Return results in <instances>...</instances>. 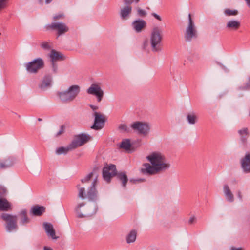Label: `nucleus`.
Returning <instances> with one entry per match:
<instances>
[{"mask_svg":"<svg viewBox=\"0 0 250 250\" xmlns=\"http://www.w3.org/2000/svg\"><path fill=\"white\" fill-rule=\"evenodd\" d=\"M146 159L149 163H144L140 170L144 174L155 175L167 170L171 167L165 155L160 151H152Z\"/></svg>","mask_w":250,"mask_h":250,"instance_id":"nucleus-1","label":"nucleus"},{"mask_svg":"<svg viewBox=\"0 0 250 250\" xmlns=\"http://www.w3.org/2000/svg\"><path fill=\"white\" fill-rule=\"evenodd\" d=\"M162 40L161 31L158 27L154 28L150 36V43L153 52H157L161 49V43Z\"/></svg>","mask_w":250,"mask_h":250,"instance_id":"nucleus-2","label":"nucleus"},{"mask_svg":"<svg viewBox=\"0 0 250 250\" xmlns=\"http://www.w3.org/2000/svg\"><path fill=\"white\" fill-rule=\"evenodd\" d=\"M184 37L187 42H190L197 37V31L190 14L188 15V23L186 28Z\"/></svg>","mask_w":250,"mask_h":250,"instance_id":"nucleus-3","label":"nucleus"},{"mask_svg":"<svg viewBox=\"0 0 250 250\" xmlns=\"http://www.w3.org/2000/svg\"><path fill=\"white\" fill-rule=\"evenodd\" d=\"M91 138L90 135L85 133L75 135L70 144V147L73 149L79 147L87 143L91 139Z\"/></svg>","mask_w":250,"mask_h":250,"instance_id":"nucleus-4","label":"nucleus"},{"mask_svg":"<svg viewBox=\"0 0 250 250\" xmlns=\"http://www.w3.org/2000/svg\"><path fill=\"white\" fill-rule=\"evenodd\" d=\"M1 217L6 222L5 228L7 232H11L17 229V216L7 213H3Z\"/></svg>","mask_w":250,"mask_h":250,"instance_id":"nucleus-5","label":"nucleus"},{"mask_svg":"<svg viewBox=\"0 0 250 250\" xmlns=\"http://www.w3.org/2000/svg\"><path fill=\"white\" fill-rule=\"evenodd\" d=\"M75 211L78 217L83 218L92 216L96 212L97 209H92L88 206L85 207L84 204L80 203L76 206Z\"/></svg>","mask_w":250,"mask_h":250,"instance_id":"nucleus-6","label":"nucleus"},{"mask_svg":"<svg viewBox=\"0 0 250 250\" xmlns=\"http://www.w3.org/2000/svg\"><path fill=\"white\" fill-rule=\"evenodd\" d=\"M131 127L135 131L143 136L147 135L150 130V126L146 122H135L131 124Z\"/></svg>","mask_w":250,"mask_h":250,"instance_id":"nucleus-7","label":"nucleus"},{"mask_svg":"<svg viewBox=\"0 0 250 250\" xmlns=\"http://www.w3.org/2000/svg\"><path fill=\"white\" fill-rule=\"evenodd\" d=\"M44 66L42 59L37 58L25 64L27 71L31 73H36Z\"/></svg>","mask_w":250,"mask_h":250,"instance_id":"nucleus-8","label":"nucleus"},{"mask_svg":"<svg viewBox=\"0 0 250 250\" xmlns=\"http://www.w3.org/2000/svg\"><path fill=\"white\" fill-rule=\"evenodd\" d=\"M116 174V166L114 165H106L103 170V177L107 182L110 181L111 177Z\"/></svg>","mask_w":250,"mask_h":250,"instance_id":"nucleus-9","label":"nucleus"},{"mask_svg":"<svg viewBox=\"0 0 250 250\" xmlns=\"http://www.w3.org/2000/svg\"><path fill=\"white\" fill-rule=\"evenodd\" d=\"M46 29L56 30L59 36L64 34L69 30V28L66 25L62 22H55L48 24L46 26Z\"/></svg>","mask_w":250,"mask_h":250,"instance_id":"nucleus-10","label":"nucleus"},{"mask_svg":"<svg viewBox=\"0 0 250 250\" xmlns=\"http://www.w3.org/2000/svg\"><path fill=\"white\" fill-rule=\"evenodd\" d=\"M94 123L92 126V128L96 130L102 128L104 125L105 122V119L104 116L96 112L94 113Z\"/></svg>","mask_w":250,"mask_h":250,"instance_id":"nucleus-11","label":"nucleus"},{"mask_svg":"<svg viewBox=\"0 0 250 250\" xmlns=\"http://www.w3.org/2000/svg\"><path fill=\"white\" fill-rule=\"evenodd\" d=\"M240 165L244 173H250V153H246L245 156L241 159Z\"/></svg>","mask_w":250,"mask_h":250,"instance_id":"nucleus-12","label":"nucleus"},{"mask_svg":"<svg viewBox=\"0 0 250 250\" xmlns=\"http://www.w3.org/2000/svg\"><path fill=\"white\" fill-rule=\"evenodd\" d=\"M43 227L48 237L55 240L58 238V237H57L55 235V231L52 224L44 222L43 223Z\"/></svg>","mask_w":250,"mask_h":250,"instance_id":"nucleus-13","label":"nucleus"},{"mask_svg":"<svg viewBox=\"0 0 250 250\" xmlns=\"http://www.w3.org/2000/svg\"><path fill=\"white\" fill-rule=\"evenodd\" d=\"M241 26L240 22L237 20H230L226 24V28L229 31H236Z\"/></svg>","mask_w":250,"mask_h":250,"instance_id":"nucleus-14","label":"nucleus"},{"mask_svg":"<svg viewBox=\"0 0 250 250\" xmlns=\"http://www.w3.org/2000/svg\"><path fill=\"white\" fill-rule=\"evenodd\" d=\"M52 78L50 76H45L42 80L39 87L42 90H45L49 88L52 84Z\"/></svg>","mask_w":250,"mask_h":250,"instance_id":"nucleus-15","label":"nucleus"},{"mask_svg":"<svg viewBox=\"0 0 250 250\" xmlns=\"http://www.w3.org/2000/svg\"><path fill=\"white\" fill-rule=\"evenodd\" d=\"M146 25V22L143 20H138L134 21L132 23L133 29L137 33L140 32Z\"/></svg>","mask_w":250,"mask_h":250,"instance_id":"nucleus-16","label":"nucleus"},{"mask_svg":"<svg viewBox=\"0 0 250 250\" xmlns=\"http://www.w3.org/2000/svg\"><path fill=\"white\" fill-rule=\"evenodd\" d=\"M4 189L0 188V211H6L10 208V204L7 200L2 198Z\"/></svg>","mask_w":250,"mask_h":250,"instance_id":"nucleus-17","label":"nucleus"},{"mask_svg":"<svg viewBox=\"0 0 250 250\" xmlns=\"http://www.w3.org/2000/svg\"><path fill=\"white\" fill-rule=\"evenodd\" d=\"M238 133L241 142L243 144L246 143L250 135L249 129L247 127L240 128L238 130Z\"/></svg>","mask_w":250,"mask_h":250,"instance_id":"nucleus-18","label":"nucleus"},{"mask_svg":"<svg viewBox=\"0 0 250 250\" xmlns=\"http://www.w3.org/2000/svg\"><path fill=\"white\" fill-rule=\"evenodd\" d=\"M97 177L93 181L90 189L88 190L86 197L89 200H94L96 197V190L95 185L97 182Z\"/></svg>","mask_w":250,"mask_h":250,"instance_id":"nucleus-19","label":"nucleus"},{"mask_svg":"<svg viewBox=\"0 0 250 250\" xmlns=\"http://www.w3.org/2000/svg\"><path fill=\"white\" fill-rule=\"evenodd\" d=\"M226 200L229 202H233L234 200V195L228 185H225L223 188Z\"/></svg>","mask_w":250,"mask_h":250,"instance_id":"nucleus-20","label":"nucleus"},{"mask_svg":"<svg viewBox=\"0 0 250 250\" xmlns=\"http://www.w3.org/2000/svg\"><path fill=\"white\" fill-rule=\"evenodd\" d=\"M88 94H103V91L99 83H93L87 89Z\"/></svg>","mask_w":250,"mask_h":250,"instance_id":"nucleus-21","label":"nucleus"},{"mask_svg":"<svg viewBox=\"0 0 250 250\" xmlns=\"http://www.w3.org/2000/svg\"><path fill=\"white\" fill-rule=\"evenodd\" d=\"M76 95H56V99L62 103L70 102L75 99Z\"/></svg>","mask_w":250,"mask_h":250,"instance_id":"nucleus-22","label":"nucleus"},{"mask_svg":"<svg viewBox=\"0 0 250 250\" xmlns=\"http://www.w3.org/2000/svg\"><path fill=\"white\" fill-rule=\"evenodd\" d=\"M132 11V7L130 5H127L121 9L120 16L122 19L126 20L128 18Z\"/></svg>","mask_w":250,"mask_h":250,"instance_id":"nucleus-23","label":"nucleus"},{"mask_svg":"<svg viewBox=\"0 0 250 250\" xmlns=\"http://www.w3.org/2000/svg\"><path fill=\"white\" fill-rule=\"evenodd\" d=\"M45 211V208L42 206H36L32 208L30 213L35 216H41Z\"/></svg>","mask_w":250,"mask_h":250,"instance_id":"nucleus-24","label":"nucleus"},{"mask_svg":"<svg viewBox=\"0 0 250 250\" xmlns=\"http://www.w3.org/2000/svg\"><path fill=\"white\" fill-rule=\"evenodd\" d=\"M49 57L51 59L53 65L54 66V62L62 58V55L59 52L52 50L49 54Z\"/></svg>","mask_w":250,"mask_h":250,"instance_id":"nucleus-25","label":"nucleus"},{"mask_svg":"<svg viewBox=\"0 0 250 250\" xmlns=\"http://www.w3.org/2000/svg\"><path fill=\"white\" fill-rule=\"evenodd\" d=\"M19 216L20 218V224L21 225H25L29 222L30 220L27 216L26 210H23L21 211L20 212Z\"/></svg>","mask_w":250,"mask_h":250,"instance_id":"nucleus-26","label":"nucleus"},{"mask_svg":"<svg viewBox=\"0 0 250 250\" xmlns=\"http://www.w3.org/2000/svg\"><path fill=\"white\" fill-rule=\"evenodd\" d=\"M14 163L13 158L8 157L4 162H0V167L1 168H6L12 166Z\"/></svg>","mask_w":250,"mask_h":250,"instance_id":"nucleus-27","label":"nucleus"},{"mask_svg":"<svg viewBox=\"0 0 250 250\" xmlns=\"http://www.w3.org/2000/svg\"><path fill=\"white\" fill-rule=\"evenodd\" d=\"M186 119L189 124L194 125L197 122V116L193 112L189 113L187 114Z\"/></svg>","mask_w":250,"mask_h":250,"instance_id":"nucleus-28","label":"nucleus"},{"mask_svg":"<svg viewBox=\"0 0 250 250\" xmlns=\"http://www.w3.org/2000/svg\"><path fill=\"white\" fill-rule=\"evenodd\" d=\"M137 231L135 230H132L127 235L126 237V242L129 244L134 242L136 239Z\"/></svg>","mask_w":250,"mask_h":250,"instance_id":"nucleus-29","label":"nucleus"},{"mask_svg":"<svg viewBox=\"0 0 250 250\" xmlns=\"http://www.w3.org/2000/svg\"><path fill=\"white\" fill-rule=\"evenodd\" d=\"M73 150L70 147V145L69 144L67 147H58L56 149V154L57 155H61L62 154H65L70 150Z\"/></svg>","mask_w":250,"mask_h":250,"instance_id":"nucleus-30","label":"nucleus"},{"mask_svg":"<svg viewBox=\"0 0 250 250\" xmlns=\"http://www.w3.org/2000/svg\"><path fill=\"white\" fill-rule=\"evenodd\" d=\"M131 146V145L129 139L123 140L120 145V147L121 148L124 149L126 151L130 150Z\"/></svg>","mask_w":250,"mask_h":250,"instance_id":"nucleus-31","label":"nucleus"},{"mask_svg":"<svg viewBox=\"0 0 250 250\" xmlns=\"http://www.w3.org/2000/svg\"><path fill=\"white\" fill-rule=\"evenodd\" d=\"M119 179L122 182V186L125 188L126 183L128 181V178L125 172H120L117 175Z\"/></svg>","mask_w":250,"mask_h":250,"instance_id":"nucleus-32","label":"nucleus"},{"mask_svg":"<svg viewBox=\"0 0 250 250\" xmlns=\"http://www.w3.org/2000/svg\"><path fill=\"white\" fill-rule=\"evenodd\" d=\"M80 92V86L78 85H73L69 87L65 94H78Z\"/></svg>","mask_w":250,"mask_h":250,"instance_id":"nucleus-33","label":"nucleus"},{"mask_svg":"<svg viewBox=\"0 0 250 250\" xmlns=\"http://www.w3.org/2000/svg\"><path fill=\"white\" fill-rule=\"evenodd\" d=\"M79 193H78V197L82 199H84L85 198V189L84 188L80 187V185H78L77 186Z\"/></svg>","mask_w":250,"mask_h":250,"instance_id":"nucleus-34","label":"nucleus"},{"mask_svg":"<svg viewBox=\"0 0 250 250\" xmlns=\"http://www.w3.org/2000/svg\"><path fill=\"white\" fill-rule=\"evenodd\" d=\"M224 13L226 15L228 16H235L238 14V11L236 10L227 9L224 11Z\"/></svg>","mask_w":250,"mask_h":250,"instance_id":"nucleus-35","label":"nucleus"},{"mask_svg":"<svg viewBox=\"0 0 250 250\" xmlns=\"http://www.w3.org/2000/svg\"><path fill=\"white\" fill-rule=\"evenodd\" d=\"M242 89H250V77H249L246 80L245 82L240 87Z\"/></svg>","mask_w":250,"mask_h":250,"instance_id":"nucleus-36","label":"nucleus"},{"mask_svg":"<svg viewBox=\"0 0 250 250\" xmlns=\"http://www.w3.org/2000/svg\"><path fill=\"white\" fill-rule=\"evenodd\" d=\"M93 173L91 172L87 174L84 178L81 179V182L83 183L88 182L92 177Z\"/></svg>","mask_w":250,"mask_h":250,"instance_id":"nucleus-37","label":"nucleus"},{"mask_svg":"<svg viewBox=\"0 0 250 250\" xmlns=\"http://www.w3.org/2000/svg\"><path fill=\"white\" fill-rule=\"evenodd\" d=\"M7 0H0V11L6 7Z\"/></svg>","mask_w":250,"mask_h":250,"instance_id":"nucleus-38","label":"nucleus"},{"mask_svg":"<svg viewBox=\"0 0 250 250\" xmlns=\"http://www.w3.org/2000/svg\"><path fill=\"white\" fill-rule=\"evenodd\" d=\"M64 131V127L63 125H62L59 129V130L56 133L55 135V137H58L61 135L63 133Z\"/></svg>","mask_w":250,"mask_h":250,"instance_id":"nucleus-39","label":"nucleus"},{"mask_svg":"<svg viewBox=\"0 0 250 250\" xmlns=\"http://www.w3.org/2000/svg\"><path fill=\"white\" fill-rule=\"evenodd\" d=\"M137 12L138 14L140 16H145L146 15V12L144 10L141 9L139 8H137Z\"/></svg>","mask_w":250,"mask_h":250,"instance_id":"nucleus-40","label":"nucleus"},{"mask_svg":"<svg viewBox=\"0 0 250 250\" xmlns=\"http://www.w3.org/2000/svg\"><path fill=\"white\" fill-rule=\"evenodd\" d=\"M41 47L44 49H48L49 48V45L47 42H43L41 44Z\"/></svg>","mask_w":250,"mask_h":250,"instance_id":"nucleus-41","label":"nucleus"},{"mask_svg":"<svg viewBox=\"0 0 250 250\" xmlns=\"http://www.w3.org/2000/svg\"><path fill=\"white\" fill-rule=\"evenodd\" d=\"M196 221V218L195 217V216H191L189 219V220H188V224H193L194 222H195Z\"/></svg>","mask_w":250,"mask_h":250,"instance_id":"nucleus-42","label":"nucleus"},{"mask_svg":"<svg viewBox=\"0 0 250 250\" xmlns=\"http://www.w3.org/2000/svg\"><path fill=\"white\" fill-rule=\"evenodd\" d=\"M103 95H95V100L98 102H100L103 99Z\"/></svg>","mask_w":250,"mask_h":250,"instance_id":"nucleus-43","label":"nucleus"},{"mask_svg":"<svg viewBox=\"0 0 250 250\" xmlns=\"http://www.w3.org/2000/svg\"><path fill=\"white\" fill-rule=\"evenodd\" d=\"M127 126L125 124H121L119 126V128L120 130H124V131L126 130H127Z\"/></svg>","mask_w":250,"mask_h":250,"instance_id":"nucleus-44","label":"nucleus"},{"mask_svg":"<svg viewBox=\"0 0 250 250\" xmlns=\"http://www.w3.org/2000/svg\"><path fill=\"white\" fill-rule=\"evenodd\" d=\"M152 15L155 18H156V19H157L158 20H159V21H162V18L158 14H157L156 13H152Z\"/></svg>","mask_w":250,"mask_h":250,"instance_id":"nucleus-45","label":"nucleus"},{"mask_svg":"<svg viewBox=\"0 0 250 250\" xmlns=\"http://www.w3.org/2000/svg\"><path fill=\"white\" fill-rule=\"evenodd\" d=\"M63 17V15H62V14H59V15H56L54 17V20H58V19H61V18H62Z\"/></svg>","mask_w":250,"mask_h":250,"instance_id":"nucleus-46","label":"nucleus"},{"mask_svg":"<svg viewBox=\"0 0 250 250\" xmlns=\"http://www.w3.org/2000/svg\"><path fill=\"white\" fill-rule=\"evenodd\" d=\"M124 1L126 4H130L134 1L133 0H124Z\"/></svg>","mask_w":250,"mask_h":250,"instance_id":"nucleus-47","label":"nucleus"},{"mask_svg":"<svg viewBox=\"0 0 250 250\" xmlns=\"http://www.w3.org/2000/svg\"><path fill=\"white\" fill-rule=\"evenodd\" d=\"M230 250H243V249L242 248H234L232 247L230 249Z\"/></svg>","mask_w":250,"mask_h":250,"instance_id":"nucleus-48","label":"nucleus"},{"mask_svg":"<svg viewBox=\"0 0 250 250\" xmlns=\"http://www.w3.org/2000/svg\"><path fill=\"white\" fill-rule=\"evenodd\" d=\"M247 5V6L250 7V0H244Z\"/></svg>","mask_w":250,"mask_h":250,"instance_id":"nucleus-49","label":"nucleus"},{"mask_svg":"<svg viewBox=\"0 0 250 250\" xmlns=\"http://www.w3.org/2000/svg\"><path fill=\"white\" fill-rule=\"evenodd\" d=\"M147 44H148V42L147 41H145L144 42V48H146V47H147Z\"/></svg>","mask_w":250,"mask_h":250,"instance_id":"nucleus-50","label":"nucleus"},{"mask_svg":"<svg viewBox=\"0 0 250 250\" xmlns=\"http://www.w3.org/2000/svg\"><path fill=\"white\" fill-rule=\"evenodd\" d=\"M52 1V0H45V3L46 4H48V3H50Z\"/></svg>","mask_w":250,"mask_h":250,"instance_id":"nucleus-51","label":"nucleus"},{"mask_svg":"<svg viewBox=\"0 0 250 250\" xmlns=\"http://www.w3.org/2000/svg\"><path fill=\"white\" fill-rule=\"evenodd\" d=\"M90 107L94 110H95L97 109V107L96 106H94L93 105H90Z\"/></svg>","mask_w":250,"mask_h":250,"instance_id":"nucleus-52","label":"nucleus"},{"mask_svg":"<svg viewBox=\"0 0 250 250\" xmlns=\"http://www.w3.org/2000/svg\"><path fill=\"white\" fill-rule=\"evenodd\" d=\"M43 250H51V249H49V248H47V247H45L44 248Z\"/></svg>","mask_w":250,"mask_h":250,"instance_id":"nucleus-53","label":"nucleus"},{"mask_svg":"<svg viewBox=\"0 0 250 250\" xmlns=\"http://www.w3.org/2000/svg\"><path fill=\"white\" fill-rule=\"evenodd\" d=\"M238 197L240 198V199H242V196L240 195V193H238Z\"/></svg>","mask_w":250,"mask_h":250,"instance_id":"nucleus-54","label":"nucleus"},{"mask_svg":"<svg viewBox=\"0 0 250 250\" xmlns=\"http://www.w3.org/2000/svg\"><path fill=\"white\" fill-rule=\"evenodd\" d=\"M140 0H135L136 3H138Z\"/></svg>","mask_w":250,"mask_h":250,"instance_id":"nucleus-55","label":"nucleus"},{"mask_svg":"<svg viewBox=\"0 0 250 250\" xmlns=\"http://www.w3.org/2000/svg\"><path fill=\"white\" fill-rule=\"evenodd\" d=\"M137 181H143V179H140L138 180Z\"/></svg>","mask_w":250,"mask_h":250,"instance_id":"nucleus-56","label":"nucleus"},{"mask_svg":"<svg viewBox=\"0 0 250 250\" xmlns=\"http://www.w3.org/2000/svg\"><path fill=\"white\" fill-rule=\"evenodd\" d=\"M249 115H250V114H249Z\"/></svg>","mask_w":250,"mask_h":250,"instance_id":"nucleus-57","label":"nucleus"}]
</instances>
